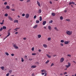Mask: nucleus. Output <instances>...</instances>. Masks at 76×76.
<instances>
[{"label": "nucleus", "instance_id": "obj_1", "mask_svg": "<svg viewBox=\"0 0 76 76\" xmlns=\"http://www.w3.org/2000/svg\"><path fill=\"white\" fill-rule=\"evenodd\" d=\"M66 34L68 35H71L72 34V31L67 30L66 31Z\"/></svg>", "mask_w": 76, "mask_h": 76}, {"label": "nucleus", "instance_id": "obj_2", "mask_svg": "<svg viewBox=\"0 0 76 76\" xmlns=\"http://www.w3.org/2000/svg\"><path fill=\"white\" fill-rule=\"evenodd\" d=\"M68 65H66L65 66L66 67V68H69V67H70V66H71V64H70V63L68 62Z\"/></svg>", "mask_w": 76, "mask_h": 76}, {"label": "nucleus", "instance_id": "obj_3", "mask_svg": "<svg viewBox=\"0 0 76 76\" xmlns=\"http://www.w3.org/2000/svg\"><path fill=\"white\" fill-rule=\"evenodd\" d=\"M13 47L14 48H15V49H18L19 48L18 47V46H16V44H14L13 45Z\"/></svg>", "mask_w": 76, "mask_h": 76}, {"label": "nucleus", "instance_id": "obj_4", "mask_svg": "<svg viewBox=\"0 0 76 76\" xmlns=\"http://www.w3.org/2000/svg\"><path fill=\"white\" fill-rule=\"evenodd\" d=\"M64 58H62L60 60V62L61 63H63L64 61Z\"/></svg>", "mask_w": 76, "mask_h": 76}, {"label": "nucleus", "instance_id": "obj_5", "mask_svg": "<svg viewBox=\"0 0 76 76\" xmlns=\"http://www.w3.org/2000/svg\"><path fill=\"white\" fill-rule=\"evenodd\" d=\"M7 34L8 35L6 36V37L4 39H5L6 38H7L8 37H9V36H10V32H8Z\"/></svg>", "mask_w": 76, "mask_h": 76}, {"label": "nucleus", "instance_id": "obj_6", "mask_svg": "<svg viewBox=\"0 0 76 76\" xmlns=\"http://www.w3.org/2000/svg\"><path fill=\"white\" fill-rule=\"evenodd\" d=\"M25 17L26 18L28 19V18L29 17V14H26V15Z\"/></svg>", "mask_w": 76, "mask_h": 76}, {"label": "nucleus", "instance_id": "obj_7", "mask_svg": "<svg viewBox=\"0 0 76 76\" xmlns=\"http://www.w3.org/2000/svg\"><path fill=\"white\" fill-rule=\"evenodd\" d=\"M37 4H38V6L39 7H40L41 6V4H40V3L39 2V1H37Z\"/></svg>", "mask_w": 76, "mask_h": 76}, {"label": "nucleus", "instance_id": "obj_8", "mask_svg": "<svg viewBox=\"0 0 76 76\" xmlns=\"http://www.w3.org/2000/svg\"><path fill=\"white\" fill-rule=\"evenodd\" d=\"M75 4V2L72 1L71 2H69V5H70V4Z\"/></svg>", "mask_w": 76, "mask_h": 76}, {"label": "nucleus", "instance_id": "obj_9", "mask_svg": "<svg viewBox=\"0 0 76 76\" xmlns=\"http://www.w3.org/2000/svg\"><path fill=\"white\" fill-rule=\"evenodd\" d=\"M37 27H38V25H36L33 27V28L34 29H36V28H37Z\"/></svg>", "mask_w": 76, "mask_h": 76}, {"label": "nucleus", "instance_id": "obj_10", "mask_svg": "<svg viewBox=\"0 0 76 76\" xmlns=\"http://www.w3.org/2000/svg\"><path fill=\"white\" fill-rule=\"evenodd\" d=\"M36 67H37V66L36 65H33L31 66V68H33L34 69Z\"/></svg>", "mask_w": 76, "mask_h": 76}, {"label": "nucleus", "instance_id": "obj_11", "mask_svg": "<svg viewBox=\"0 0 76 76\" xmlns=\"http://www.w3.org/2000/svg\"><path fill=\"white\" fill-rule=\"evenodd\" d=\"M8 19H9L10 20H13V19H12L11 17H10V16H9L8 17Z\"/></svg>", "mask_w": 76, "mask_h": 76}, {"label": "nucleus", "instance_id": "obj_12", "mask_svg": "<svg viewBox=\"0 0 76 76\" xmlns=\"http://www.w3.org/2000/svg\"><path fill=\"white\" fill-rule=\"evenodd\" d=\"M47 23L46 21H44L43 22V25H45V24H46V23Z\"/></svg>", "mask_w": 76, "mask_h": 76}, {"label": "nucleus", "instance_id": "obj_13", "mask_svg": "<svg viewBox=\"0 0 76 76\" xmlns=\"http://www.w3.org/2000/svg\"><path fill=\"white\" fill-rule=\"evenodd\" d=\"M69 42L68 41H66L64 42V44H68Z\"/></svg>", "mask_w": 76, "mask_h": 76}, {"label": "nucleus", "instance_id": "obj_14", "mask_svg": "<svg viewBox=\"0 0 76 76\" xmlns=\"http://www.w3.org/2000/svg\"><path fill=\"white\" fill-rule=\"evenodd\" d=\"M55 30H56V31H58V28H57V27H55L54 28Z\"/></svg>", "mask_w": 76, "mask_h": 76}, {"label": "nucleus", "instance_id": "obj_15", "mask_svg": "<svg viewBox=\"0 0 76 76\" xmlns=\"http://www.w3.org/2000/svg\"><path fill=\"white\" fill-rule=\"evenodd\" d=\"M46 56H47L48 57V58H51V56H50L49 55H48V54H46Z\"/></svg>", "mask_w": 76, "mask_h": 76}, {"label": "nucleus", "instance_id": "obj_16", "mask_svg": "<svg viewBox=\"0 0 76 76\" xmlns=\"http://www.w3.org/2000/svg\"><path fill=\"white\" fill-rule=\"evenodd\" d=\"M43 45L45 48H47V45H46L43 44Z\"/></svg>", "mask_w": 76, "mask_h": 76}, {"label": "nucleus", "instance_id": "obj_17", "mask_svg": "<svg viewBox=\"0 0 76 76\" xmlns=\"http://www.w3.org/2000/svg\"><path fill=\"white\" fill-rule=\"evenodd\" d=\"M0 68L2 70H4V66H2L1 67H0Z\"/></svg>", "mask_w": 76, "mask_h": 76}, {"label": "nucleus", "instance_id": "obj_18", "mask_svg": "<svg viewBox=\"0 0 76 76\" xmlns=\"http://www.w3.org/2000/svg\"><path fill=\"white\" fill-rule=\"evenodd\" d=\"M48 29L50 30V31H51V27L50 26H48Z\"/></svg>", "mask_w": 76, "mask_h": 76}, {"label": "nucleus", "instance_id": "obj_19", "mask_svg": "<svg viewBox=\"0 0 76 76\" xmlns=\"http://www.w3.org/2000/svg\"><path fill=\"white\" fill-rule=\"evenodd\" d=\"M38 38H40L41 37V35L39 34L37 35Z\"/></svg>", "mask_w": 76, "mask_h": 76}, {"label": "nucleus", "instance_id": "obj_20", "mask_svg": "<svg viewBox=\"0 0 76 76\" xmlns=\"http://www.w3.org/2000/svg\"><path fill=\"white\" fill-rule=\"evenodd\" d=\"M52 15L53 16H56V14L54 13H52Z\"/></svg>", "mask_w": 76, "mask_h": 76}, {"label": "nucleus", "instance_id": "obj_21", "mask_svg": "<svg viewBox=\"0 0 76 76\" xmlns=\"http://www.w3.org/2000/svg\"><path fill=\"white\" fill-rule=\"evenodd\" d=\"M41 12H42L41 10L40 9H39V10L38 11V13H41Z\"/></svg>", "mask_w": 76, "mask_h": 76}, {"label": "nucleus", "instance_id": "obj_22", "mask_svg": "<svg viewBox=\"0 0 76 76\" xmlns=\"http://www.w3.org/2000/svg\"><path fill=\"white\" fill-rule=\"evenodd\" d=\"M14 23H16V22H17V23H18V20H15L14 21Z\"/></svg>", "mask_w": 76, "mask_h": 76}, {"label": "nucleus", "instance_id": "obj_23", "mask_svg": "<svg viewBox=\"0 0 76 76\" xmlns=\"http://www.w3.org/2000/svg\"><path fill=\"white\" fill-rule=\"evenodd\" d=\"M41 72H46V71H45V69H44V70H41Z\"/></svg>", "mask_w": 76, "mask_h": 76}, {"label": "nucleus", "instance_id": "obj_24", "mask_svg": "<svg viewBox=\"0 0 76 76\" xmlns=\"http://www.w3.org/2000/svg\"><path fill=\"white\" fill-rule=\"evenodd\" d=\"M6 7L7 9H10V7H9V6H7Z\"/></svg>", "mask_w": 76, "mask_h": 76}, {"label": "nucleus", "instance_id": "obj_25", "mask_svg": "<svg viewBox=\"0 0 76 76\" xmlns=\"http://www.w3.org/2000/svg\"><path fill=\"white\" fill-rule=\"evenodd\" d=\"M39 20L40 21H42V17L41 16H40L39 17Z\"/></svg>", "mask_w": 76, "mask_h": 76}, {"label": "nucleus", "instance_id": "obj_26", "mask_svg": "<svg viewBox=\"0 0 76 76\" xmlns=\"http://www.w3.org/2000/svg\"><path fill=\"white\" fill-rule=\"evenodd\" d=\"M2 28L3 29H6V26H3Z\"/></svg>", "mask_w": 76, "mask_h": 76}, {"label": "nucleus", "instance_id": "obj_27", "mask_svg": "<svg viewBox=\"0 0 76 76\" xmlns=\"http://www.w3.org/2000/svg\"><path fill=\"white\" fill-rule=\"evenodd\" d=\"M36 23H39V21L38 20H37L36 21Z\"/></svg>", "mask_w": 76, "mask_h": 76}, {"label": "nucleus", "instance_id": "obj_28", "mask_svg": "<svg viewBox=\"0 0 76 76\" xmlns=\"http://www.w3.org/2000/svg\"><path fill=\"white\" fill-rule=\"evenodd\" d=\"M51 37H49V38H48V41H50V40H51Z\"/></svg>", "mask_w": 76, "mask_h": 76}, {"label": "nucleus", "instance_id": "obj_29", "mask_svg": "<svg viewBox=\"0 0 76 76\" xmlns=\"http://www.w3.org/2000/svg\"><path fill=\"white\" fill-rule=\"evenodd\" d=\"M21 61L22 62H23L24 61V59H23V58H21Z\"/></svg>", "mask_w": 76, "mask_h": 76}, {"label": "nucleus", "instance_id": "obj_30", "mask_svg": "<svg viewBox=\"0 0 76 76\" xmlns=\"http://www.w3.org/2000/svg\"><path fill=\"white\" fill-rule=\"evenodd\" d=\"M60 19L61 20H63V17L62 16H61L60 17Z\"/></svg>", "mask_w": 76, "mask_h": 76}, {"label": "nucleus", "instance_id": "obj_31", "mask_svg": "<svg viewBox=\"0 0 76 76\" xmlns=\"http://www.w3.org/2000/svg\"><path fill=\"white\" fill-rule=\"evenodd\" d=\"M12 70H10L9 71V72L10 74H11V73H12Z\"/></svg>", "mask_w": 76, "mask_h": 76}, {"label": "nucleus", "instance_id": "obj_32", "mask_svg": "<svg viewBox=\"0 0 76 76\" xmlns=\"http://www.w3.org/2000/svg\"><path fill=\"white\" fill-rule=\"evenodd\" d=\"M5 53L7 56H9V53L7 52H5Z\"/></svg>", "mask_w": 76, "mask_h": 76}, {"label": "nucleus", "instance_id": "obj_33", "mask_svg": "<svg viewBox=\"0 0 76 76\" xmlns=\"http://www.w3.org/2000/svg\"><path fill=\"white\" fill-rule=\"evenodd\" d=\"M11 11H15V10L14 9H11Z\"/></svg>", "mask_w": 76, "mask_h": 76}, {"label": "nucleus", "instance_id": "obj_34", "mask_svg": "<svg viewBox=\"0 0 76 76\" xmlns=\"http://www.w3.org/2000/svg\"><path fill=\"white\" fill-rule=\"evenodd\" d=\"M36 54H36V53H33L32 54V55H33V56H35V55H36Z\"/></svg>", "mask_w": 76, "mask_h": 76}, {"label": "nucleus", "instance_id": "obj_35", "mask_svg": "<svg viewBox=\"0 0 76 76\" xmlns=\"http://www.w3.org/2000/svg\"><path fill=\"white\" fill-rule=\"evenodd\" d=\"M24 58H25L26 59H28V58L27 57V56H24Z\"/></svg>", "mask_w": 76, "mask_h": 76}, {"label": "nucleus", "instance_id": "obj_36", "mask_svg": "<svg viewBox=\"0 0 76 76\" xmlns=\"http://www.w3.org/2000/svg\"><path fill=\"white\" fill-rule=\"evenodd\" d=\"M5 16L7 17L8 16V14H5L4 15Z\"/></svg>", "mask_w": 76, "mask_h": 76}, {"label": "nucleus", "instance_id": "obj_37", "mask_svg": "<svg viewBox=\"0 0 76 76\" xmlns=\"http://www.w3.org/2000/svg\"><path fill=\"white\" fill-rule=\"evenodd\" d=\"M64 42V40H61V42L63 43V42Z\"/></svg>", "mask_w": 76, "mask_h": 76}, {"label": "nucleus", "instance_id": "obj_38", "mask_svg": "<svg viewBox=\"0 0 76 76\" xmlns=\"http://www.w3.org/2000/svg\"><path fill=\"white\" fill-rule=\"evenodd\" d=\"M66 21H68V22H69V21H70V19H66Z\"/></svg>", "mask_w": 76, "mask_h": 76}, {"label": "nucleus", "instance_id": "obj_39", "mask_svg": "<svg viewBox=\"0 0 76 76\" xmlns=\"http://www.w3.org/2000/svg\"><path fill=\"white\" fill-rule=\"evenodd\" d=\"M31 50L32 51H34V47H33L32 48H31Z\"/></svg>", "mask_w": 76, "mask_h": 76}, {"label": "nucleus", "instance_id": "obj_40", "mask_svg": "<svg viewBox=\"0 0 76 76\" xmlns=\"http://www.w3.org/2000/svg\"><path fill=\"white\" fill-rule=\"evenodd\" d=\"M49 61H48H48H47L46 62H45V64H47V63H48L49 62Z\"/></svg>", "mask_w": 76, "mask_h": 76}, {"label": "nucleus", "instance_id": "obj_41", "mask_svg": "<svg viewBox=\"0 0 76 76\" xmlns=\"http://www.w3.org/2000/svg\"><path fill=\"white\" fill-rule=\"evenodd\" d=\"M67 72H65L64 73V75H67Z\"/></svg>", "mask_w": 76, "mask_h": 76}, {"label": "nucleus", "instance_id": "obj_42", "mask_svg": "<svg viewBox=\"0 0 76 76\" xmlns=\"http://www.w3.org/2000/svg\"><path fill=\"white\" fill-rule=\"evenodd\" d=\"M53 23V20H50V21L49 22L50 23Z\"/></svg>", "mask_w": 76, "mask_h": 76}, {"label": "nucleus", "instance_id": "obj_43", "mask_svg": "<svg viewBox=\"0 0 76 76\" xmlns=\"http://www.w3.org/2000/svg\"><path fill=\"white\" fill-rule=\"evenodd\" d=\"M3 30V28L2 27H1V28L0 29V31H1Z\"/></svg>", "mask_w": 76, "mask_h": 76}, {"label": "nucleus", "instance_id": "obj_44", "mask_svg": "<svg viewBox=\"0 0 76 76\" xmlns=\"http://www.w3.org/2000/svg\"><path fill=\"white\" fill-rule=\"evenodd\" d=\"M20 29V28H16L15 29H14V30H17V29Z\"/></svg>", "mask_w": 76, "mask_h": 76}, {"label": "nucleus", "instance_id": "obj_45", "mask_svg": "<svg viewBox=\"0 0 76 76\" xmlns=\"http://www.w3.org/2000/svg\"><path fill=\"white\" fill-rule=\"evenodd\" d=\"M54 66V64L53 63H52L51 65L50 66L51 67H52V66Z\"/></svg>", "mask_w": 76, "mask_h": 76}, {"label": "nucleus", "instance_id": "obj_46", "mask_svg": "<svg viewBox=\"0 0 76 76\" xmlns=\"http://www.w3.org/2000/svg\"><path fill=\"white\" fill-rule=\"evenodd\" d=\"M10 31H11V29H10L9 30H8V32H9Z\"/></svg>", "mask_w": 76, "mask_h": 76}, {"label": "nucleus", "instance_id": "obj_47", "mask_svg": "<svg viewBox=\"0 0 76 76\" xmlns=\"http://www.w3.org/2000/svg\"><path fill=\"white\" fill-rule=\"evenodd\" d=\"M60 45H61V46H63V43H60Z\"/></svg>", "mask_w": 76, "mask_h": 76}, {"label": "nucleus", "instance_id": "obj_48", "mask_svg": "<svg viewBox=\"0 0 76 76\" xmlns=\"http://www.w3.org/2000/svg\"><path fill=\"white\" fill-rule=\"evenodd\" d=\"M25 14H24V13L22 14V16H25Z\"/></svg>", "mask_w": 76, "mask_h": 76}, {"label": "nucleus", "instance_id": "obj_49", "mask_svg": "<svg viewBox=\"0 0 76 76\" xmlns=\"http://www.w3.org/2000/svg\"><path fill=\"white\" fill-rule=\"evenodd\" d=\"M7 4V2H5L4 3V4H5V5H6Z\"/></svg>", "mask_w": 76, "mask_h": 76}, {"label": "nucleus", "instance_id": "obj_50", "mask_svg": "<svg viewBox=\"0 0 76 76\" xmlns=\"http://www.w3.org/2000/svg\"><path fill=\"white\" fill-rule=\"evenodd\" d=\"M64 12L65 13H66V12H67V10H64Z\"/></svg>", "mask_w": 76, "mask_h": 76}, {"label": "nucleus", "instance_id": "obj_51", "mask_svg": "<svg viewBox=\"0 0 76 76\" xmlns=\"http://www.w3.org/2000/svg\"><path fill=\"white\" fill-rule=\"evenodd\" d=\"M9 75V73H8L7 74H6V76H8Z\"/></svg>", "mask_w": 76, "mask_h": 76}, {"label": "nucleus", "instance_id": "obj_52", "mask_svg": "<svg viewBox=\"0 0 76 76\" xmlns=\"http://www.w3.org/2000/svg\"><path fill=\"white\" fill-rule=\"evenodd\" d=\"M34 19H36V18H37V16L36 15H35L34 16Z\"/></svg>", "mask_w": 76, "mask_h": 76}, {"label": "nucleus", "instance_id": "obj_53", "mask_svg": "<svg viewBox=\"0 0 76 76\" xmlns=\"http://www.w3.org/2000/svg\"><path fill=\"white\" fill-rule=\"evenodd\" d=\"M23 40H26V38L24 37L23 38Z\"/></svg>", "mask_w": 76, "mask_h": 76}, {"label": "nucleus", "instance_id": "obj_54", "mask_svg": "<svg viewBox=\"0 0 76 76\" xmlns=\"http://www.w3.org/2000/svg\"><path fill=\"white\" fill-rule=\"evenodd\" d=\"M67 56H68L69 57H71V55L70 54H68L67 55Z\"/></svg>", "mask_w": 76, "mask_h": 76}, {"label": "nucleus", "instance_id": "obj_55", "mask_svg": "<svg viewBox=\"0 0 76 76\" xmlns=\"http://www.w3.org/2000/svg\"><path fill=\"white\" fill-rule=\"evenodd\" d=\"M60 75L61 76H62V75H63V73H60Z\"/></svg>", "mask_w": 76, "mask_h": 76}, {"label": "nucleus", "instance_id": "obj_56", "mask_svg": "<svg viewBox=\"0 0 76 76\" xmlns=\"http://www.w3.org/2000/svg\"><path fill=\"white\" fill-rule=\"evenodd\" d=\"M11 55L12 56H14V54L12 53L11 54Z\"/></svg>", "mask_w": 76, "mask_h": 76}, {"label": "nucleus", "instance_id": "obj_57", "mask_svg": "<svg viewBox=\"0 0 76 76\" xmlns=\"http://www.w3.org/2000/svg\"><path fill=\"white\" fill-rule=\"evenodd\" d=\"M47 72H46L45 73V74L44 75V76H47Z\"/></svg>", "mask_w": 76, "mask_h": 76}, {"label": "nucleus", "instance_id": "obj_58", "mask_svg": "<svg viewBox=\"0 0 76 76\" xmlns=\"http://www.w3.org/2000/svg\"><path fill=\"white\" fill-rule=\"evenodd\" d=\"M31 1L30 0H28L27 1V3H28V2H29Z\"/></svg>", "mask_w": 76, "mask_h": 76}, {"label": "nucleus", "instance_id": "obj_59", "mask_svg": "<svg viewBox=\"0 0 76 76\" xmlns=\"http://www.w3.org/2000/svg\"><path fill=\"white\" fill-rule=\"evenodd\" d=\"M44 74H45V73H42V75H44Z\"/></svg>", "mask_w": 76, "mask_h": 76}, {"label": "nucleus", "instance_id": "obj_60", "mask_svg": "<svg viewBox=\"0 0 76 76\" xmlns=\"http://www.w3.org/2000/svg\"><path fill=\"white\" fill-rule=\"evenodd\" d=\"M39 52H41V49H39Z\"/></svg>", "mask_w": 76, "mask_h": 76}, {"label": "nucleus", "instance_id": "obj_61", "mask_svg": "<svg viewBox=\"0 0 76 76\" xmlns=\"http://www.w3.org/2000/svg\"><path fill=\"white\" fill-rule=\"evenodd\" d=\"M29 60H30V61H31V60H32V58H30L29 59Z\"/></svg>", "mask_w": 76, "mask_h": 76}, {"label": "nucleus", "instance_id": "obj_62", "mask_svg": "<svg viewBox=\"0 0 76 76\" xmlns=\"http://www.w3.org/2000/svg\"><path fill=\"white\" fill-rule=\"evenodd\" d=\"M50 3L51 4H52V2H51V1H50Z\"/></svg>", "mask_w": 76, "mask_h": 76}, {"label": "nucleus", "instance_id": "obj_63", "mask_svg": "<svg viewBox=\"0 0 76 76\" xmlns=\"http://www.w3.org/2000/svg\"><path fill=\"white\" fill-rule=\"evenodd\" d=\"M0 23L1 25H3V23Z\"/></svg>", "mask_w": 76, "mask_h": 76}, {"label": "nucleus", "instance_id": "obj_64", "mask_svg": "<svg viewBox=\"0 0 76 76\" xmlns=\"http://www.w3.org/2000/svg\"><path fill=\"white\" fill-rule=\"evenodd\" d=\"M18 34V32H16L15 33V34Z\"/></svg>", "mask_w": 76, "mask_h": 76}]
</instances>
